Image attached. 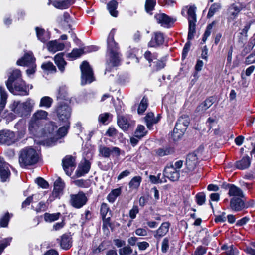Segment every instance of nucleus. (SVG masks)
Returning <instances> with one entry per match:
<instances>
[{
    "label": "nucleus",
    "instance_id": "nucleus-1",
    "mask_svg": "<svg viewBox=\"0 0 255 255\" xmlns=\"http://www.w3.org/2000/svg\"><path fill=\"white\" fill-rule=\"evenodd\" d=\"M39 159V154L32 148L25 147L20 151L19 163L21 167L33 165L38 162Z\"/></svg>",
    "mask_w": 255,
    "mask_h": 255
},
{
    "label": "nucleus",
    "instance_id": "nucleus-2",
    "mask_svg": "<svg viewBox=\"0 0 255 255\" xmlns=\"http://www.w3.org/2000/svg\"><path fill=\"white\" fill-rule=\"evenodd\" d=\"M34 103L31 99H28L23 103L14 101L10 106L11 111L20 117H25L29 115L31 112Z\"/></svg>",
    "mask_w": 255,
    "mask_h": 255
},
{
    "label": "nucleus",
    "instance_id": "nucleus-3",
    "mask_svg": "<svg viewBox=\"0 0 255 255\" xmlns=\"http://www.w3.org/2000/svg\"><path fill=\"white\" fill-rule=\"evenodd\" d=\"M189 117L186 115L179 117L172 133L174 140H177L182 136L189 124Z\"/></svg>",
    "mask_w": 255,
    "mask_h": 255
},
{
    "label": "nucleus",
    "instance_id": "nucleus-4",
    "mask_svg": "<svg viewBox=\"0 0 255 255\" xmlns=\"http://www.w3.org/2000/svg\"><path fill=\"white\" fill-rule=\"evenodd\" d=\"M145 58L148 60L151 67L153 72H156L164 68L166 66V61L162 59H157V54H152L150 51H147L144 53Z\"/></svg>",
    "mask_w": 255,
    "mask_h": 255
},
{
    "label": "nucleus",
    "instance_id": "nucleus-5",
    "mask_svg": "<svg viewBox=\"0 0 255 255\" xmlns=\"http://www.w3.org/2000/svg\"><path fill=\"white\" fill-rule=\"evenodd\" d=\"M81 71V84L91 83L94 81V73L92 68L87 61H84L80 65Z\"/></svg>",
    "mask_w": 255,
    "mask_h": 255
},
{
    "label": "nucleus",
    "instance_id": "nucleus-6",
    "mask_svg": "<svg viewBox=\"0 0 255 255\" xmlns=\"http://www.w3.org/2000/svg\"><path fill=\"white\" fill-rule=\"evenodd\" d=\"M9 91L16 95L25 96L29 94L28 87L23 80L16 81L14 83L7 84Z\"/></svg>",
    "mask_w": 255,
    "mask_h": 255
},
{
    "label": "nucleus",
    "instance_id": "nucleus-7",
    "mask_svg": "<svg viewBox=\"0 0 255 255\" xmlns=\"http://www.w3.org/2000/svg\"><path fill=\"white\" fill-rule=\"evenodd\" d=\"M55 111L60 121L66 124H69V119L71 117V109L68 105L60 104L57 107Z\"/></svg>",
    "mask_w": 255,
    "mask_h": 255
},
{
    "label": "nucleus",
    "instance_id": "nucleus-8",
    "mask_svg": "<svg viewBox=\"0 0 255 255\" xmlns=\"http://www.w3.org/2000/svg\"><path fill=\"white\" fill-rule=\"evenodd\" d=\"M87 201L88 199L85 194L82 191L76 194L70 195V204L75 208H81L86 204Z\"/></svg>",
    "mask_w": 255,
    "mask_h": 255
},
{
    "label": "nucleus",
    "instance_id": "nucleus-9",
    "mask_svg": "<svg viewBox=\"0 0 255 255\" xmlns=\"http://www.w3.org/2000/svg\"><path fill=\"white\" fill-rule=\"evenodd\" d=\"M245 8V5L242 3H235L231 4L227 10L228 20L237 18L239 13Z\"/></svg>",
    "mask_w": 255,
    "mask_h": 255
},
{
    "label": "nucleus",
    "instance_id": "nucleus-10",
    "mask_svg": "<svg viewBox=\"0 0 255 255\" xmlns=\"http://www.w3.org/2000/svg\"><path fill=\"white\" fill-rule=\"evenodd\" d=\"M154 18L157 23L165 28L170 27L176 21V19L171 17L163 13L156 14L154 15Z\"/></svg>",
    "mask_w": 255,
    "mask_h": 255
},
{
    "label": "nucleus",
    "instance_id": "nucleus-11",
    "mask_svg": "<svg viewBox=\"0 0 255 255\" xmlns=\"http://www.w3.org/2000/svg\"><path fill=\"white\" fill-rule=\"evenodd\" d=\"M76 165L75 159L71 155H67L62 160L63 169L68 176L71 175Z\"/></svg>",
    "mask_w": 255,
    "mask_h": 255
},
{
    "label": "nucleus",
    "instance_id": "nucleus-12",
    "mask_svg": "<svg viewBox=\"0 0 255 255\" xmlns=\"http://www.w3.org/2000/svg\"><path fill=\"white\" fill-rule=\"evenodd\" d=\"M15 133L10 130L0 131V144L10 145L15 142Z\"/></svg>",
    "mask_w": 255,
    "mask_h": 255
},
{
    "label": "nucleus",
    "instance_id": "nucleus-13",
    "mask_svg": "<svg viewBox=\"0 0 255 255\" xmlns=\"http://www.w3.org/2000/svg\"><path fill=\"white\" fill-rule=\"evenodd\" d=\"M43 123L31 119L29 122L28 130L30 133L36 136H42Z\"/></svg>",
    "mask_w": 255,
    "mask_h": 255
},
{
    "label": "nucleus",
    "instance_id": "nucleus-14",
    "mask_svg": "<svg viewBox=\"0 0 255 255\" xmlns=\"http://www.w3.org/2000/svg\"><path fill=\"white\" fill-rule=\"evenodd\" d=\"M99 150L100 154L105 158H109L111 155L118 157L121 154V150L117 147L109 148L104 146H100Z\"/></svg>",
    "mask_w": 255,
    "mask_h": 255
},
{
    "label": "nucleus",
    "instance_id": "nucleus-15",
    "mask_svg": "<svg viewBox=\"0 0 255 255\" xmlns=\"http://www.w3.org/2000/svg\"><path fill=\"white\" fill-rule=\"evenodd\" d=\"M163 175L172 181H177L180 177L179 170L174 168L173 165L164 169Z\"/></svg>",
    "mask_w": 255,
    "mask_h": 255
},
{
    "label": "nucleus",
    "instance_id": "nucleus-16",
    "mask_svg": "<svg viewBox=\"0 0 255 255\" xmlns=\"http://www.w3.org/2000/svg\"><path fill=\"white\" fill-rule=\"evenodd\" d=\"M115 29H113L110 31L107 38V50L110 53H114L118 51L117 43L114 40Z\"/></svg>",
    "mask_w": 255,
    "mask_h": 255
},
{
    "label": "nucleus",
    "instance_id": "nucleus-17",
    "mask_svg": "<svg viewBox=\"0 0 255 255\" xmlns=\"http://www.w3.org/2000/svg\"><path fill=\"white\" fill-rule=\"evenodd\" d=\"M72 239L70 234H64L61 236L60 239H57V241L59 243L61 248L67 250L72 246Z\"/></svg>",
    "mask_w": 255,
    "mask_h": 255
},
{
    "label": "nucleus",
    "instance_id": "nucleus-18",
    "mask_svg": "<svg viewBox=\"0 0 255 255\" xmlns=\"http://www.w3.org/2000/svg\"><path fill=\"white\" fill-rule=\"evenodd\" d=\"M164 37L163 34L160 32L154 33L151 40L148 43V46L151 47H156L163 44Z\"/></svg>",
    "mask_w": 255,
    "mask_h": 255
},
{
    "label": "nucleus",
    "instance_id": "nucleus-19",
    "mask_svg": "<svg viewBox=\"0 0 255 255\" xmlns=\"http://www.w3.org/2000/svg\"><path fill=\"white\" fill-rule=\"evenodd\" d=\"M90 167L91 163L88 160H85L83 162H81L76 171V176L80 177L88 173Z\"/></svg>",
    "mask_w": 255,
    "mask_h": 255
},
{
    "label": "nucleus",
    "instance_id": "nucleus-20",
    "mask_svg": "<svg viewBox=\"0 0 255 255\" xmlns=\"http://www.w3.org/2000/svg\"><path fill=\"white\" fill-rule=\"evenodd\" d=\"M35 59L33 57L32 53H27L24 56L17 60V64L20 66H29L36 64L35 63Z\"/></svg>",
    "mask_w": 255,
    "mask_h": 255
},
{
    "label": "nucleus",
    "instance_id": "nucleus-21",
    "mask_svg": "<svg viewBox=\"0 0 255 255\" xmlns=\"http://www.w3.org/2000/svg\"><path fill=\"white\" fill-rule=\"evenodd\" d=\"M231 209L236 212L241 211L245 208V203L240 198H232L230 200Z\"/></svg>",
    "mask_w": 255,
    "mask_h": 255
},
{
    "label": "nucleus",
    "instance_id": "nucleus-22",
    "mask_svg": "<svg viewBox=\"0 0 255 255\" xmlns=\"http://www.w3.org/2000/svg\"><path fill=\"white\" fill-rule=\"evenodd\" d=\"M198 163V158L194 153L189 154L186 158V166L188 172L193 171Z\"/></svg>",
    "mask_w": 255,
    "mask_h": 255
},
{
    "label": "nucleus",
    "instance_id": "nucleus-23",
    "mask_svg": "<svg viewBox=\"0 0 255 255\" xmlns=\"http://www.w3.org/2000/svg\"><path fill=\"white\" fill-rule=\"evenodd\" d=\"M110 61L107 63L106 68L105 69V74L107 71H110L111 67L117 66L120 63V53L118 52H115L114 53H110Z\"/></svg>",
    "mask_w": 255,
    "mask_h": 255
},
{
    "label": "nucleus",
    "instance_id": "nucleus-24",
    "mask_svg": "<svg viewBox=\"0 0 255 255\" xmlns=\"http://www.w3.org/2000/svg\"><path fill=\"white\" fill-rule=\"evenodd\" d=\"M224 188L229 189L228 194L230 196H238L244 197V194L242 190L234 184H224Z\"/></svg>",
    "mask_w": 255,
    "mask_h": 255
},
{
    "label": "nucleus",
    "instance_id": "nucleus-25",
    "mask_svg": "<svg viewBox=\"0 0 255 255\" xmlns=\"http://www.w3.org/2000/svg\"><path fill=\"white\" fill-rule=\"evenodd\" d=\"M170 225V224L168 222L163 223L155 231L154 237L156 239H160L164 236L168 232Z\"/></svg>",
    "mask_w": 255,
    "mask_h": 255
},
{
    "label": "nucleus",
    "instance_id": "nucleus-26",
    "mask_svg": "<svg viewBox=\"0 0 255 255\" xmlns=\"http://www.w3.org/2000/svg\"><path fill=\"white\" fill-rule=\"evenodd\" d=\"M57 129V126L55 123L50 122L46 124L42 129V136H48L49 135L53 134Z\"/></svg>",
    "mask_w": 255,
    "mask_h": 255
},
{
    "label": "nucleus",
    "instance_id": "nucleus-27",
    "mask_svg": "<svg viewBox=\"0 0 255 255\" xmlns=\"http://www.w3.org/2000/svg\"><path fill=\"white\" fill-rule=\"evenodd\" d=\"M64 187V183L60 178H58L54 183V189L52 196L54 198H58Z\"/></svg>",
    "mask_w": 255,
    "mask_h": 255
},
{
    "label": "nucleus",
    "instance_id": "nucleus-28",
    "mask_svg": "<svg viewBox=\"0 0 255 255\" xmlns=\"http://www.w3.org/2000/svg\"><path fill=\"white\" fill-rule=\"evenodd\" d=\"M160 119V116L159 115L155 118L152 112L148 113L144 117L146 126L149 129L152 128L153 124H156L159 122Z\"/></svg>",
    "mask_w": 255,
    "mask_h": 255
},
{
    "label": "nucleus",
    "instance_id": "nucleus-29",
    "mask_svg": "<svg viewBox=\"0 0 255 255\" xmlns=\"http://www.w3.org/2000/svg\"><path fill=\"white\" fill-rule=\"evenodd\" d=\"M65 45L63 43H59L56 40L51 41L47 44L48 50L50 52L53 53L57 51H60L64 49Z\"/></svg>",
    "mask_w": 255,
    "mask_h": 255
},
{
    "label": "nucleus",
    "instance_id": "nucleus-30",
    "mask_svg": "<svg viewBox=\"0 0 255 255\" xmlns=\"http://www.w3.org/2000/svg\"><path fill=\"white\" fill-rule=\"evenodd\" d=\"M214 98L213 97L207 98L197 107L196 111L198 112H204L213 105L214 102Z\"/></svg>",
    "mask_w": 255,
    "mask_h": 255
},
{
    "label": "nucleus",
    "instance_id": "nucleus-31",
    "mask_svg": "<svg viewBox=\"0 0 255 255\" xmlns=\"http://www.w3.org/2000/svg\"><path fill=\"white\" fill-rule=\"evenodd\" d=\"M36 35L38 39L42 42H45L50 38L49 32L45 31L44 29L36 27L35 28Z\"/></svg>",
    "mask_w": 255,
    "mask_h": 255
},
{
    "label": "nucleus",
    "instance_id": "nucleus-32",
    "mask_svg": "<svg viewBox=\"0 0 255 255\" xmlns=\"http://www.w3.org/2000/svg\"><path fill=\"white\" fill-rule=\"evenodd\" d=\"M75 1V0H63L55 1L53 2V5L59 9H64L68 8L72 5Z\"/></svg>",
    "mask_w": 255,
    "mask_h": 255
},
{
    "label": "nucleus",
    "instance_id": "nucleus-33",
    "mask_svg": "<svg viewBox=\"0 0 255 255\" xmlns=\"http://www.w3.org/2000/svg\"><path fill=\"white\" fill-rule=\"evenodd\" d=\"M117 123L120 128L124 131H127L130 125L128 118L122 115L118 116Z\"/></svg>",
    "mask_w": 255,
    "mask_h": 255
},
{
    "label": "nucleus",
    "instance_id": "nucleus-34",
    "mask_svg": "<svg viewBox=\"0 0 255 255\" xmlns=\"http://www.w3.org/2000/svg\"><path fill=\"white\" fill-rule=\"evenodd\" d=\"M54 61L60 71L63 72L65 70V66L67 63L63 58V53H58L55 56Z\"/></svg>",
    "mask_w": 255,
    "mask_h": 255
},
{
    "label": "nucleus",
    "instance_id": "nucleus-35",
    "mask_svg": "<svg viewBox=\"0 0 255 255\" xmlns=\"http://www.w3.org/2000/svg\"><path fill=\"white\" fill-rule=\"evenodd\" d=\"M251 164V159L249 156H245L237 161L235 163L236 167L240 170H244L248 168Z\"/></svg>",
    "mask_w": 255,
    "mask_h": 255
},
{
    "label": "nucleus",
    "instance_id": "nucleus-36",
    "mask_svg": "<svg viewBox=\"0 0 255 255\" xmlns=\"http://www.w3.org/2000/svg\"><path fill=\"white\" fill-rule=\"evenodd\" d=\"M21 71L18 69H15L13 71L11 75L9 77L6 82V85L14 83L16 81L22 80L21 78Z\"/></svg>",
    "mask_w": 255,
    "mask_h": 255
},
{
    "label": "nucleus",
    "instance_id": "nucleus-37",
    "mask_svg": "<svg viewBox=\"0 0 255 255\" xmlns=\"http://www.w3.org/2000/svg\"><path fill=\"white\" fill-rule=\"evenodd\" d=\"M118 3L117 1L112 0L107 3V6L110 14L115 17L118 16V11L117 10Z\"/></svg>",
    "mask_w": 255,
    "mask_h": 255
},
{
    "label": "nucleus",
    "instance_id": "nucleus-38",
    "mask_svg": "<svg viewBox=\"0 0 255 255\" xmlns=\"http://www.w3.org/2000/svg\"><path fill=\"white\" fill-rule=\"evenodd\" d=\"M47 116L48 113L46 111L39 110L33 115L31 118L40 123H42L43 120L47 119Z\"/></svg>",
    "mask_w": 255,
    "mask_h": 255
},
{
    "label": "nucleus",
    "instance_id": "nucleus-39",
    "mask_svg": "<svg viewBox=\"0 0 255 255\" xmlns=\"http://www.w3.org/2000/svg\"><path fill=\"white\" fill-rule=\"evenodd\" d=\"M147 133V131L146 130L145 128L143 125H138L136 129L134 132V136L139 139H141Z\"/></svg>",
    "mask_w": 255,
    "mask_h": 255
},
{
    "label": "nucleus",
    "instance_id": "nucleus-40",
    "mask_svg": "<svg viewBox=\"0 0 255 255\" xmlns=\"http://www.w3.org/2000/svg\"><path fill=\"white\" fill-rule=\"evenodd\" d=\"M174 152L173 148L169 147L160 148L155 150L156 155L160 157L166 156Z\"/></svg>",
    "mask_w": 255,
    "mask_h": 255
},
{
    "label": "nucleus",
    "instance_id": "nucleus-41",
    "mask_svg": "<svg viewBox=\"0 0 255 255\" xmlns=\"http://www.w3.org/2000/svg\"><path fill=\"white\" fill-rule=\"evenodd\" d=\"M57 98L59 100H64L66 101L70 100V97L65 86H62L59 88Z\"/></svg>",
    "mask_w": 255,
    "mask_h": 255
},
{
    "label": "nucleus",
    "instance_id": "nucleus-42",
    "mask_svg": "<svg viewBox=\"0 0 255 255\" xmlns=\"http://www.w3.org/2000/svg\"><path fill=\"white\" fill-rule=\"evenodd\" d=\"M121 188H118L112 190V191L108 194L107 199L110 202H114L117 197H118L121 193Z\"/></svg>",
    "mask_w": 255,
    "mask_h": 255
},
{
    "label": "nucleus",
    "instance_id": "nucleus-43",
    "mask_svg": "<svg viewBox=\"0 0 255 255\" xmlns=\"http://www.w3.org/2000/svg\"><path fill=\"white\" fill-rule=\"evenodd\" d=\"M61 214L59 212L50 214L45 213L44 214V220L47 222H52L59 219Z\"/></svg>",
    "mask_w": 255,
    "mask_h": 255
},
{
    "label": "nucleus",
    "instance_id": "nucleus-44",
    "mask_svg": "<svg viewBox=\"0 0 255 255\" xmlns=\"http://www.w3.org/2000/svg\"><path fill=\"white\" fill-rule=\"evenodd\" d=\"M188 22L189 29L188 34V39L191 40L194 37V34L195 32V23L196 22V20H188Z\"/></svg>",
    "mask_w": 255,
    "mask_h": 255
},
{
    "label": "nucleus",
    "instance_id": "nucleus-45",
    "mask_svg": "<svg viewBox=\"0 0 255 255\" xmlns=\"http://www.w3.org/2000/svg\"><path fill=\"white\" fill-rule=\"evenodd\" d=\"M10 175V172L8 168V165L5 166H3L2 168L0 169V177L2 181H6Z\"/></svg>",
    "mask_w": 255,
    "mask_h": 255
},
{
    "label": "nucleus",
    "instance_id": "nucleus-46",
    "mask_svg": "<svg viewBox=\"0 0 255 255\" xmlns=\"http://www.w3.org/2000/svg\"><path fill=\"white\" fill-rule=\"evenodd\" d=\"M141 179V177L139 176L134 177L129 183V188L132 189L138 188L140 184Z\"/></svg>",
    "mask_w": 255,
    "mask_h": 255
},
{
    "label": "nucleus",
    "instance_id": "nucleus-47",
    "mask_svg": "<svg viewBox=\"0 0 255 255\" xmlns=\"http://www.w3.org/2000/svg\"><path fill=\"white\" fill-rule=\"evenodd\" d=\"M221 7V5L220 3H216L212 4L209 9L207 14V17H212L216 12H217L220 9Z\"/></svg>",
    "mask_w": 255,
    "mask_h": 255
},
{
    "label": "nucleus",
    "instance_id": "nucleus-48",
    "mask_svg": "<svg viewBox=\"0 0 255 255\" xmlns=\"http://www.w3.org/2000/svg\"><path fill=\"white\" fill-rule=\"evenodd\" d=\"M148 107V99L145 96L141 100L138 108V113L139 114H143L146 110Z\"/></svg>",
    "mask_w": 255,
    "mask_h": 255
},
{
    "label": "nucleus",
    "instance_id": "nucleus-49",
    "mask_svg": "<svg viewBox=\"0 0 255 255\" xmlns=\"http://www.w3.org/2000/svg\"><path fill=\"white\" fill-rule=\"evenodd\" d=\"M53 100L49 97L45 96L41 99L39 106L45 107L46 108H49L51 107Z\"/></svg>",
    "mask_w": 255,
    "mask_h": 255
},
{
    "label": "nucleus",
    "instance_id": "nucleus-50",
    "mask_svg": "<svg viewBox=\"0 0 255 255\" xmlns=\"http://www.w3.org/2000/svg\"><path fill=\"white\" fill-rule=\"evenodd\" d=\"M84 53V49H74L71 53L67 54V57L76 59L79 57L81 55Z\"/></svg>",
    "mask_w": 255,
    "mask_h": 255
},
{
    "label": "nucleus",
    "instance_id": "nucleus-51",
    "mask_svg": "<svg viewBox=\"0 0 255 255\" xmlns=\"http://www.w3.org/2000/svg\"><path fill=\"white\" fill-rule=\"evenodd\" d=\"M133 252V250L129 245L124 246L123 248L119 249L120 255H130Z\"/></svg>",
    "mask_w": 255,
    "mask_h": 255
},
{
    "label": "nucleus",
    "instance_id": "nucleus-52",
    "mask_svg": "<svg viewBox=\"0 0 255 255\" xmlns=\"http://www.w3.org/2000/svg\"><path fill=\"white\" fill-rule=\"evenodd\" d=\"M156 0H146L145 2V9L147 12L152 11L156 5Z\"/></svg>",
    "mask_w": 255,
    "mask_h": 255
},
{
    "label": "nucleus",
    "instance_id": "nucleus-53",
    "mask_svg": "<svg viewBox=\"0 0 255 255\" xmlns=\"http://www.w3.org/2000/svg\"><path fill=\"white\" fill-rule=\"evenodd\" d=\"M10 214L7 212L1 218H0V226L2 227H6L8 224L10 220Z\"/></svg>",
    "mask_w": 255,
    "mask_h": 255
},
{
    "label": "nucleus",
    "instance_id": "nucleus-54",
    "mask_svg": "<svg viewBox=\"0 0 255 255\" xmlns=\"http://www.w3.org/2000/svg\"><path fill=\"white\" fill-rule=\"evenodd\" d=\"M68 124H66V126L60 127L58 130H56L57 135L59 138L64 137L67 134L69 127Z\"/></svg>",
    "mask_w": 255,
    "mask_h": 255
},
{
    "label": "nucleus",
    "instance_id": "nucleus-55",
    "mask_svg": "<svg viewBox=\"0 0 255 255\" xmlns=\"http://www.w3.org/2000/svg\"><path fill=\"white\" fill-rule=\"evenodd\" d=\"M196 7L195 5L190 6L189 7L187 11L188 20H196Z\"/></svg>",
    "mask_w": 255,
    "mask_h": 255
},
{
    "label": "nucleus",
    "instance_id": "nucleus-56",
    "mask_svg": "<svg viewBox=\"0 0 255 255\" xmlns=\"http://www.w3.org/2000/svg\"><path fill=\"white\" fill-rule=\"evenodd\" d=\"M43 70L50 72H55L56 70L55 66L51 62L44 63L41 65Z\"/></svg>",
    "mask_w": 255,
    "mask_h": 255
},
{
    "label": "nucleus",
    "instance_id": "nucleus-57",
    "mask_svg": "<svg viewBox=\"0 0 255 255\" xmlns=\"http://www.w3.org/2000/svg\"><path fill=\"white\" fill-rule=\"evenodd\" d=\"M215 24L214 22H212L211 23L208 24L206 27L205 33L203 35L202 38V41L203 42H205L207 39L208 37L210 35L212 31V29L213 28V25Z\"/></svg>",
    "mask_w": 255,
    "mask_h": 255
},
{
    "label": "nucleus",
    "instance_id": "nucleus-58",
    "mask_svg": "<svg viewBox=\"0 0 255 255\" xmlns=\"http://www.w3.org/2000/svg\"><path fill=\"white\" fill-rule=\"evenodd\" d=\"M207 248L203 246H198L195 250L194 255H204L207 252Z\"/></svg>",
    "mask_w": 255,
    "mask_h": 255
},
{
    "label": "nucleus",
    "instance_id": "nucleus-59",
    "mask_svg": "<svg viewBox=\"0 0 255 255\" xmlns=\"http://www.w3.org/2000/svg\"><path fill=\"white\" fill-rule=\"evenodd\" d=\"M205 194L203 193H199L197 194L196 196L197 203L199 205H203L205 201Z\"/></svg>",
    "mask_w": 255,
    "mask_h": 255
},
{
    "label": "nucleus",
    "instance_id": "nucleus-60",
    "mask_svg": "<svg viewBox=\"0 0 255 255\" xmlns=\"http://www.w3.org/2000/svg\"><path fill=\"white\" fill-rule=\"evenodd\" d=\"M109 210L108 205L106 203H103L101 206L100 213L102 218H105Z\"/></svg>",
    "mask_w": 255,
    "mask_h": 255
},
{
    "label": "nucleus",
    "instance_id": "nucleus-61",
    "mask_svg": "<svg viewBox=\"0 0 255 255\" xmlns=\"http://www.w3.org/2000/svg\"><path fill=\"white\" fill-rule=\"evenodd\" d=\"M37 184L43 188L46 189L48 187V183L41 177L37 178L36 180Z\"/></svg>",
    "mask_w": 255,
    "mask_h": 255
},
{
    "label": "nucleus",
    "instance_id": "nucleus-62",
    "mask_svg": "<svg viewBox=\"0 0 255 255\" xmlns=\"http://www.w3.org/2000/svg\"><path fill=\"white\" fill-rule=\"evenodd\" d=\"M169 249V239L168 238H165L162 242L161 251L163 253H165Z\"/></svg>",
    "mask_w": 255,
    "mask_h": 255
},
{
    "label": "nucleus",
    "instance_id": "nucleus-63",
    "mask_svg": "<svg viewBox=\"0 0 255 255\" xmlns=\"http://www.w3.org/2000/svg\"><path fill=\"white\" fill-rule=\"evenodd\" d=\"M245 63L247 65L255 63V51L246 57Z\"/></svg>",
    "mask_w": 255,
    "mask_h": 255
},
{
    "label": "nucleus",
    "instance_id": "nucleus-64",
    "mask_svg": "<svg viewBox=\"0 0 255 255\" xmlns=\"http://www.w3.org/2000/svg\"><path fill=\"white\" fill-rule=\"evenodd\" d=\"M251 245L254 248L247 247L246 248L245 251L247 254H249L251 255H255V242H252Z\"/></svg>",
    "mask_w": 255,
    "mask_h": 255
}]
</instances>
